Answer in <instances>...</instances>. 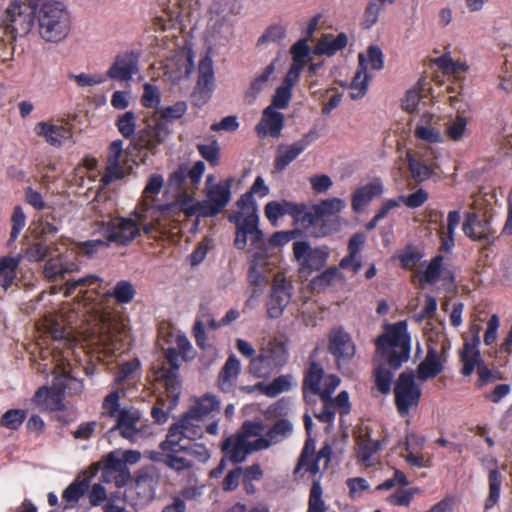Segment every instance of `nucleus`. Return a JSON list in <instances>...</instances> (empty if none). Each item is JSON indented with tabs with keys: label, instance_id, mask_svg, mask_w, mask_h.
<instances>
[{
	"label": "nucleus",
	"instance_id": "29",
	"mask_svg": "<svg viewBox=\"0 0 512 512\" xmlns=\"http://www.w3.org/2000/svg\"><path fill=\"white\" fill-rule=\"evenodd\" d=\"M304 211L305 206L303 204H297L286 200L268 202L264 209L265 216L272 224H276L278 219L285 214L299 217L304 213Z\"/></svg>",
	"mask_w": 512,
	"mask_h": 512
},
{
	"label": "nucleus",
	"instance_id": "26",
	"mask_svg": "<svg viewBox=\"0 0 512 512\" xmlns=\"http://www.w3.org/2000/svg\"><path fill=\"white\" fill-rule=\"evenodd\" d=\"M284 125V115L273 107H266L260 122L256 126V132L260 138L266 136L278 137Z\"/></svg>",
	"mask_w": 512,
	"mask_h": 512
},
{
	"label": "nucleus",
	"instance_id": "1",
	"mask_svg": "<svg viewBox=\"0 0 512 512\" xmlns=\"http://www.w3.org/2000/svg\"><path fill=\"white\" fill-rule=\"evenodd\" d=\"M103 280L98 275L91 274L65 283V294L71 295L79 289V298L72 309L63 307L58 314H48L37 323V328L48 333L55 341H59L53 351L60 349L61 341L69 343L64 324L72 325L76 319L85 318L95 323L85 336L84 341L94 352L112 356L120 349L123 335L126 331L124 319L108 311V302L114 298L118 304L130 303L136 294L131 282L118 281L112 290L101 293Z\"/></svg>",
	"mask_w": 512,
	"mask_h": 512
},
{
	"label": "nucleus",
	"instance_id": "39",
	"mask_svg": "<svg viewBox=\"0 0 512 512\" xmlns=\"http://www.w3.org/2000/svg\"><path fill=\"white\" fill-rule=\"evenodd\" d=\"M467 126L468 119L462 114H457L445 122L443 136L453 142H461L469 135Z\"/></svg>",
	"mask_w": 512,
	"mask_h": 512
},
{
	"label": "nucleus",
	"instance_id": "62",
	"mask_svg": "<svg viewBox=\"0 0 512 512\" xmlns=\"http://www.w3.org/2000/svg\"><path fill=\"white\" fill-rule=\"evenodd\" d=\"M436 65L447 74L458 75L467 70V65L454 61L449 55H443L436 59Z\"/></svg>",
	"mask_w": 512,
	"mask_h": 512
},
{
	"label": "nucleus",
	"instance_id": "35",
	"mask_svg": "<svg viewBox=\"0 0 512 512\" xmlns=\"http://www.w3.org/2000/svg\"><path fill=\"white\" fill-rule=\"evenodd\" d=\"M384 192V187L381 181H372L358 189H356L352 196V208L355 212L361 211L368 203L376 196Z\"/></svg>",
	"mask_w": 512,
	"mask_h": 512
},
{
	"label": "nucleus",
	"instance_id": "24",
	"mask_svg": "<svg viewBox=\"0 0 512 512\" xmlns=\"http://www.w3.org/2000/svg\"><path fill=\"white\" fill-rule=\"evenodd\" d=\"M138 72V62L131 53L116 56L107 71V76L120 82H129Z\"/></svg>",
	"mask_w": 512,
	"mask_h": 512
},
{
	"label": "nucleus",
	"instance_id": "61",
	"mask_svg": "<svg viewBox=\"0 0 512 512\" xmlns=\"http://www.w3.org/2000/svg\"><path fill=\"white\" fill-rule=\"evenodd\" d=\"M68 78L73 80L80 88L93 87L106 81L105 75H93L88 73L69 74Z\"/></svg>",
	"mask_w": 512,
	"mask_h": 512
},
{
	"label": "nucleus",
	"instance_id": "17",
	"mask_svg": "<svg viewBox=\"0 0 512 512\" xmlns=\"http://www.w3.org/2000/svg\"><path fill=\"white\" fill-rule=\"evenodd\" d=\"M381 443L373 439L368 427H360L356 432V456L359 463L366 467L373 466L378 461V451Z\"/></svg>",
	"mask_w": 512,
	"mask_h": 512
},
{
	"label": "nucleus",
	"instance_id": "18",
	"mask_svg": "<svg viewBox=\"0 0 512 512\" xmlns=\"http://www.w3.org/2000/svg\"><path fill=\"white\" fill-rule=\"evenodd\" d=\"M35 134L44 139L46 143L54 147H61L72 139L73 133L70 127L65 124L40 121L35 124Z\"/></svg>",
	"mask_w": 512,
	"mask_h": 512
},
{
	"label": "nucleus",
	"instance_id": "50",
	"mask_svg": "<svg viewBox=\"0 0 512 512\" xmlns=\"http://www.w3.org/2000/svg\"><path fill=\"white\" fill-rule=\"evenodd\" d=\"M443 256L437 255L432 258L426 265L425 269L420 273L419 279L421 282L434 284L436 283L442 273L443 269Z\"/></svg>",
	"mask_w": 512,
	"mask_h": 512
},
{
	"label": "nucleus",
	"instance_id": "8",
	"mask_svg": "<svg viewBox=\"0 0 512 512\" xmlns=\"http://www.w3.org/2000/svg\"><path fill=\"white\" fill-rule=\"evenodd\" d=\"M287 360L288 350L284 342L270 339L261 344L258 354L250 361L249 370L256 377L266 378L281 369Z\"/></svg>",
	"mask_w": 512,
	"mask_h": 512
},
{
	"label": "nucleus",
	"instance_id": "33",
	"mask_svg": "<svg viewBox=\"0 0 512 512\" xmlns=\"http://www.w3.org/2000/svg\"><path fill=\"white\" fill-rule=\"evenodd\" d=\"M78 271L77 264L65 260L62 256L51 257L43 267V274L49 281L64 279L66 274Z\"/></svg>",
	"mask_w": 512,
	"mask_h": 512
},
{
	"label": "nucleus",
	"instance_id": "11",
	"mask_svg": "<svg viewBox=\"0 0 512 512\" xmlns=\"http://www.w3.org/2000/svg\"><path fill=\"white\" fill-rule=\"evenodd\" d=\"M293 256L299 274L308 278L313 272L325 266L329 251L326 247H312L307 241H296L293 243Z\"/></svg>",
	"mask_w": 512,
	"mask_h": 512
},
{
	"label": "nucleus",
	"instance_id": "51",
	"mask_svg": "<svg viewBox=\"0 0 512 512\" xmlns=\"http://www.w3.org/2000/svg\"><path fill=\"white\" fill-rule=\"evenodd\" d=\"M327 505L323 499V489L319 479H315L312 483L307 512H326Z\"/></svg>",
	"mask_w": 512,
	"mask_h": 512
},
{
	"label": "nucleus",
	"instance_id": "6",
	"mask_svg": "<svg viewBox=\"0 0 512 512\" xmlns=\"http://www.w3.org/2000/svg\"><path fill=\"white\" fill-rule=\"evenodd\" d=\"M220 411V401L212 394L196 398L187 413L173 426L185 431L187 440L202 438L204 429L202 421L208 417L214 418Z\"/></svg>",
	"mask_w": 512,
	"mask_h": 512
},
{
	"label": "nucleus",
	"instance_id": "59",
	"mask_svg": "<svg viewBox=\"0 0 512 512\" xmlns=\"http://www.w3.org/2000/svg\"><path fill=\"white\" fill-rule=\"evenodd\" d=\"M339 277V271L335 267L327 268L311 281L313 290H323L333 284Z\"/></svg>",
	"mask_w": 512,
	"mask_h": 512
},
{
	"label": "nucleus",
	"instance_id": "28",
	"mask_svg": "<svg viewBox=\"0 0 512 512\" xmlns=\"http://www.w3.org/2000/svg\"><path fill=\"white\" fill-rule=\"evenodd\" d=\"M238 434L250 446V450L256 452L269 448V443L266 441L267 435L264 433V426L260 421L245 422Z\"/></svg>",
	"mask_w": 512,
	"mask_h": 512
},
{
	"label": "nucleus",
	"instance_id": "4",
	"mask_svg": "<svg viewBox=\"0 0 512 512\" xmlns=\"http://www.w3.org/2000/svg\"><path fill=\"white\" fill-rule=\"evenodd\" d=\"M38 33L45 42L59 43L71 30V18L66 7L57 1L43 3L36 12Z\"/></svg>",
	"mask_w": 512,
	"mask_h": 512
},
{
	"label": "nucleus",
	"instance_id": "58",
	"mask_svg": "<svg viewBox=\"0 0 512 512\" xmlns=\"http://www.w3.org/2000/svg\"><path fill=\"white\" fill-rule=\"evenodd\" d=\"M116 125L123 137L131 138L135 134L136 129L135 114L131 111L122 114L118 117Z\"/></svg>",
	"mask_w": 512,
	"mask_h": 512
},
{
	"label": "nucleus",
	"instance_id": "15",
	"mask_svg": "<svg viewBox=\"0 0 512 512\" xmlns=\"http://www.w3.org/2000/svg\"><path fill=\"white\" fill-rule=\"evenodd\" d=\"M339 384L340 379L337 376H324L322 368L316 363H311L304 380L305 390L321 398L330 396Z\"/></svg>",
	"mask_w": 512,
	"mask_h": 512
},
{
	"label": "nucleus",
	"instance_id": "37",
	"mask_svg": "<svg viewBox=\"0 0 512 512\" xmlns=\"http://www.w3.org/2000/svg\"><path fill=\"white\" fill-rule=\"evenodd\" d=\"M371 76L367 72L364 56L358 57V68L350 85V97L354 100L364 97L368 90Z\"/></svg>",
	"mask_w": 512,
	"mask_h": 512
},
{
	"label": "nucleus",
	"instance_id": "31",
	"mask_svg": "<svg viewBox=\"0 0 512 512\" xmlns=\"http://www.w3.org/2000/svg\"><path fill=\"white\" fill-rule=\"evenodd\" d=\"M321 470H323V468L320 467V460L315 457V442L308 439L301 452L294 474L303 475L305 473H310L311 475L316 476L321 472Z\"/></svg>",
	"mask_w": 512,
	"mask_h": 512
},
{
	"label": "nucleus",
	"instance_id": "40",
	"mask_svg": "<svg viewBox=\"0 0 512 512\" xmlns=\"http://www.w3.org/2000/svg\"><path fill=\"white\" fill-rule=\"evenodd\" d=\"M305 150V143L294 142L289 145L278 147L274 160L276 171H283L291 162H293Z\"/></svg>",
	"mask_w": 512,
	"mask_h": 512
},
{
	"label": "nucleus",
	"instance_id": "60",
	"mask_svg": "<svg viewBox=\"0 0 512 512\" xmlns=\"http://www.w3.org/2000/svg\"><path fill=\"white\" fill-rule=\"evenodd\" d=\"M395 258L400 262V265L405 269H412L422 258L421 253L414 247H406L404 250L399 251Z\"/></svg>",
	"mask_w": 512,
	"mask_h": 512
},
{
	"label": "nucleus",
	"instance_id": "64",
	"mask_svg": "<svg viewBox=\"0 0 512 512\" xmlns=\"http://www.w3.org/2000/svg\"><path fill=\"white\" fill-rule=\"evenodd\" d=\"M49 253L50 249L48 245L43 242H36L27 248L24 256L30 262H40L44 260Z\"/></svg>",
	"mask_w": 512,
	"mask_h": 512
},
{
	"label": "nucleus",
	"instance_id": "20",
	"mask_svg": "<svg viewBox=\"0 0 512 512\" xmlns=\"http://www.w3.org/2000/svg\"><path fill=\"white\" fill-rule=\"evenodd\" d=\"M346 207V202L340 198H329L314 205L307 217L310 224L327 223L338 220L340 212Z\"/></svg>",
	"mask_w": 512,
	"mask_h": 512
},
{
	"label": "nucleus",
	"instance_id": "3",
	"mask_svg": "<svg viewBox=\"0 0 512 512\" xmlns=\"http://www.w3.org/2000/svg\"><path fill=\"white\" fill-rule=\"evenodd\" d=\"M184 439H187L185 431L172 425L166 439L161 443L164 463L177 472L190 470L196 464L205 463L210 459V453L205 445L200 443L186 445L182 443Z\"/></svg>",
	"mask_w": 512,
	"mask_h": 512
},
{
	"label": "nucleus",
	"instance_id": "10",
	"mask_svg": "<svg viewBox=\"0 0 512 512\" xmlns=\"http://www.w3.org/2000/svg\"><path fill=\"white\" fill-rule=\"evenodd\" d=\"M164 186V177L161 174H151L142 192L141 199L136 207V214L142 221L149 218L161 223L163 204L159 203L158 196Z\"/></svg>",
	"mask_w": 512,
	"mask_h": 512
},
{
	"label": "nucleus",
	"instance_id": "27",
	"mask_svg": "<svg viewBox=\"0 0 512 512\" xmlns=\"http://www.w3.org/2000/svg\"><path fill=\"white\" fill-rule=\"evenodd\" d=\"M291 293L287 283L278 278L275 279L271 297L267 303V313L270 318H278L290 301Z\"/></svg>",
	"mask_w": 512,
	"mask_h": 512
},
{
	"label": "nucleus",
	"instance_id": "42",
	"mask_svg": "<svg viewBox=\"0 0 512 512\" xmlns=\"http://www.w3.org/2000/svg\"><path fill=\"white\" fill-rule=\"evenodd\" d=\"M442 371V363L433 349H429L425 359L419 364L417 368V376L421 381H426L435 377Z\"/></svg>",
	"mask_w": 512,
	"mask_h": 512
},
{
	"label": "nucleus",
	"instance_id": "13",
	"mask_svg": "<svg viewBox=\"0 0 512 512\" xmlns=\"http://www.w3.org/2000/svg\"><path fill=\"white\" fill-rule=\"evenodd\" d=\"M214 177L206 179V200L200 201L201 217H212L222 211L231 198V180L213 183Z\"/></svg>",
	"mask_w": 512,
	"mask_h": 512
},
{
	"label": "nucleus",
	"instance_id": "43",
	"mask_svg": "<svg viewBox=\"0 0 512 512\" xmlns=\"http://www.w3.org/2000/svg\"><path fill=\"white\" fill-rule=\"evenodd\" d=\"M463 231L474 240L487 239L491 233L488 222L479 220L475 213L467 214Z\"/></svg>",
	"mask_w": 512,
	"mask_h": 512
},
{
	"label": "nucleus",
	"instance_id": "23",
	"mask_svg": "<svg viewBox=\"0 0 512 512\" xmlns=\"http://www.w3.org/2000/svg\"><path fill=\"white\" fill-rule=\"evenodd\" d=\"M328 348L332 355L343 360L351 359L356 352V346L351 335L341 327L331 330Z\"/></svg>",
	"mask_w": 512,
	"mask_h": 512
},
{
	"label": "nucleus",
	"instance_id": "32",
	"mask_svg": "<svg viewBox=\"0 0 512 512\" xmlns=\"http://www.w3.org/2000/svg\"><path fill=\"white\" fill-rule=\"evenodd\" d=\"M347 43L348 37L345 33H339L337 35L324 34L318 39L313 49V54L316 56L325 55L330 57L345 48Z\"/></svg>",
	"mask_w": 512,
	"mask_h": 512
},
{
	"label": "nucleus",
	"instance_id": "19",
	"mask_svg": "<svg viewBox=\"0 0 512 512\" xmlns=\"http://www.w3.org/2000/svg\"><path fill=\"white\" fill-rule=\"evenodd\" d=\"M170 131L164 122H159L154 126L148 125L140 130L135 140V146L140 150L154 153L156 148L167 138Z\"/></svg>",
	"mask_w": 512,
	"mask_h": 512
},
{
	"label": "nucleus",
	"instance_id": "46",
	"mask_svg": "<svg viewBox=\"0 0 512 512\" xmlns=\"http://www.w3.org/2000/svg\"><path fill=\"white\" fill-rule=\"evenodd\" d=\"M274 71L275 61L267 65L265 69L254 79L245 94V97L249 102H253L257 95L266 87L268 81L274 74Z\"/></svg>",
	"mask_w": 512,
	"mask_h": 512
},
{
	"label": "nucleus",
	"instance_id": "47",
	"mask_svg": "<svg viewBox=\"0 0 512 512\" xmlns=\"http://www.w3.org/2000/svg\"><path fill=\"white\" fill-rule=\"evenodd\" d=\"M89 487L86 479L73 481L63 492L62 498L66 503L65 507H73Z\"/></svg>",
	"mask_w": 512,
	"mask_h": 512
},
{
	"label": "nucleus",
	"instance_id": "49",
	"mask_svg": "<svg viewBox=\"0 0 512 512\" xmlns=\"http://www.w3.org/2000/svg\"><path fill=\"white\" fill-rule=\"evenodd\" d=\"M293 430L292 424L285 419L277 421L267 432L266 441L269 447L286 439Z\"/></svg>",
	"mask_w": 512,
	"mask_h": 512
},
{
	"label": "nucleus",
	"instance_id": "36",
	"mask_svg": "<svg viewBox=\"0 0 512 512\" xmlns=\"http://www.w3.org/2000/svg\"><path fill=\"white\" fill-rule=\"evenodd\" d=\"M240 367V362L235 356L232 355L227 359L218 377V386L221 391L228 393L233 390Z\"/></svg>",
	"mask_w": 512,
	"mask_h": 512
},
{
	"label": "nucleus",
	"instance_id": "55",
	"mask_svg": "<svg viewBox=\"0 0 512 512\" xmlns=\"http://www.w3.org/2000/svg\"><path fill=\"white\" fill-rule=\"evenodd\" d=\"M421 490L417 487L409 489H398L392 493L388 498V502L395 506H408L413 500L414 496L420 494Z\"/></svg>",
	"mask_w": 512,
	"mask_h": 512
},
{
	"label": "nucleus",
	"instance_id": "38",
	"mask_svg": "<svg viewBox=\"0 0 512 512\" xmlns=\"http://www.w3.org/2000/svg\"><path fill=\"white\" fill-rule=\"evenodd\" d=\"M23 255L0 257V286L9 289L17 277V269L23 259Z\"/></svg>",
	"mask_w": 512,
	"mask_h": 512
},
{
	"label": "nucleus",
	"instance_id": "30",
	"mask_svg": "<svg viewBox=\"0 0 512 512\" xmlns=\"http://www.w3.org/2000/svg\"><path fill=\"white\" fill-rule=\"evenodd\" d=\"M71 353L70 348H67L62 354L55 353L53 356L55 362L51 369L53 373V385L58 390H62L72 378L71 364L69 362Z\"/></svg>",
	"mask_w": 512,
	"mask_h": 512
},
{
	"label": "nucleus",
	"instance_id": "25",
	"mask_svg": "<svg viewBox=\"0 0 512 512\" xmlns=\"http://www.w3.org/2000/svg\"><path fill=\"white\" fill-rule=\"evenodd\" d=\"M140 417L137 410L123 409L116 417V424L112 429H118L124 438L136 442L142 435L139 428Z\"/></svg>",
	"mask_w": 512,
	"mask_h": 512
},
{
	"label": "nucleus",
	"instance_id": "16",
	"mask_svg": "<svg viewBox=\"0 0 512 512\" xmlns=\"http://www.w3.org/2000/svg\"><path fill=\"white\" fill-rule=\"evenodd\" d=\"M162 216L181 221L192 216L201 217L200 201L195 202L192 195L187 192L180 193L174 202L166 204L162 208Z\"/></svg>",
	"mask_w": 512,
	"mask_h": 512
},
{
	"label": "nucleus",
	"instance_id": "54",
	"mask_svg": "<svg viewBox=\"0 0 512 512\" xmlns=\"http://www.w3.org/2000/svg\"><path fill=\"white\" fill-rule=\"evenodd\" d=\"M286 36V27L282 24H273L269 26L263 35L258 40V46H263L267 43L278 44L284 40Z\"/></svg>",
	"mask_w": 512,
	"mask_h": 512
},
{
	"label": "nucleus",
	"instance_id": "2",
	"mask_svg": "<svg viewBox=\"0 0 512 512\" xmlns=\"http://www.w3.org/2000/svg\"><path fill=\"white\" fill-rule=\"evenodd\" d=\"M239 210L231 213L229 221L236 225L234 245L237 249L246 248L248 239L251 244V267L249 281L255 286H261L268 282V277L262 271L266 265L268 256V244L263 232L258 228L259 218L255 213V206L250 195L244 196L238 203Z\"/></svg>",
	"mask_w": 512,
	"mask_h": 512
},
{
	"label": "nucleus",
	"instance_id": "45",
	"mask_svg": "<svg viewBox=\"0 0 512 512\" xmlns=\"http://www.w3.org/2000/svg\"><path fill=\"white\" fill-rule=\"evenodd\" d=\"M503 476L498 469L493 468L488 473V496L485 499V509L493 508L500 499Z\"/></svg>",
	"mask_w": 512,
	"mask_h": 512
},
{
	"label": "nucleus",
	"instance_id": "57",
	"mask_svg": "<svg viewBox=\"0 0 512 512\" xmlns=\"http://www.w3.org/2000/svg\"><path fill=\"white\" fill-rule=\"evenodd\" d=\"M293 64H298L300 66H305L307 63V58L310 53V47L308 45L307 38L299 39L295 44L292 45L290 49Z\"/></svg>",
	"mask_w": 512,
	"mask_h": 512
},
{
	"label": "nucleus",
	"instance_id": "53",
	"mask_svg": "<svg viewBox=\"0 0 512 512\" xmlns=\"http://www.w3.org/2000/svg\"><path fill=\"white\" fill-rule=\"evenodd\" d=\"M359 56H364L365 66L367 69L379 71L384 66V55L380 47L376 45H370L365 53H359Z\"/></svg>",
	"mask_w": 512,
	"mask_h": 512
},
{
	"label": "nucleus",
	"instance_id": "21",
	"mask_svg": "<svg viewBox=\"0 0 512 512\" xmlns=\"http://www.w3.org/2000/svg\"><path fill=\"white\" fill-rule=\"evenodd\" d=\"M126 155L123 151V141L115 140L110 144L107 158L106 173L102 182L108 184L113 180L120 179L125 175Z\"/></svg>",
	"mask_w": 512,
	"mask_h": 512
},
{
	"label": "nucleus",
	"instance_id": "56",
	"mask_svg": "<svg viewBox=\"0 0 512 512\" xmlns=\"http://www.w3.org/2000/svg\"><path fill=\"white\" fill-rule=\"evenodd\" d=\"M408 164L410 172L417 182L425 181L432 175V169L428 164L422 163L410 154H408Z\"/></svg>",
	"mask_w": 512,
	"mask_h": 512
},
{
	"label": "nucleus",
	"instance_id": "9",
	"mask_svg": "<svg viewBox=\"0 0 512 512\" xmlns=\"http://www.w3.org/2000/svg\"><path fill=\"white\" fill-rule=\"evenodd\" d=\"M182 354H180L176 348H169L166 352V361L170 365V368L166 367L165 362H160L154 366V377L159 383L160 387H163L168 398V404H164L167 411L172 410L178 401L181 384L178 379V368L180 366Z\"/></svg>",
	"mask_w": 512,
	"mask_h": 512
},
{
	"label": "nucleus",
	"instance_id": "41",
	"mask_svg": "<svg viewBox=\"0 0 512 512\" xmlns=\"http://www.w3.org/2000/svg\"><path fill=\"white\" fill-rule=\"evenodd\" d=\"M480 337L477 336L476 343H465L461 352V360L463 362L462 374L469 376L480 365L481 357L478 350Z\"/></svg>",
	"mask_w": 512,
	"mask_h": 512
},
{
	"label": "nucleus",
	"instance_id": "14",
	"mask_svg": "<svg viewBox=\"0 0 512 512\" xmlns=\"http://www.w3.org/2000/svg\"><path fill=\"white\" fill-rule=\"evenodd\" d=\"M194 54L190 47L184 46L166 59L164 64L165 77L173 82L187 78L193 71Z\"/></svg>",
	"mask_w": 512,
	"mask_h": 512
},
{
	"label": "nucleus",
	"instance_id": "5",
	"mask_svg": "<svg viewBox=\"0 0 512 512\" xmlns=\"http://www.w3.org/2000/svg\"><path fill=\"white\" fill-rule=\"evenodd\" d=\"M377 352L394 369L407 362L411 352V338L404 321L387 327L377 341Z\"/></svg>",
	"mask_w": 512,
	"mask_h": 512
},
{
	"label": "nucleus",
	"instance_id": "12",
	"mask_svg": "<svg viewBox=\"0 0 512 512\" xmlns=\"http://www.w3.org/2000/svg\"><path fill=\"white\" fill-rule=\"evenodd\" d=\"M422 391L415 383L412 371L402 372L394 386L395 405L400 416L409 414L411 409L418 406Z\"/></svg>",
	"mask_w": 512,
	"mask_h": 512
},
{
	"label": "nucleus",
	"instance_id": "48",
	"mask_svg": "<svg viewBox=\"0 0 512 512\" xmlns=\"http://www.w3.org/2000/svg\"><path fill=\"white\" fill-rule=\"evenodd\" d=\"M293 386V377L290 375H281L270 383H264L263 395L276 397L281 393L289 391Z\"/></svg>",
	"mask_w": 512,
	"mask_h": 512
},
{
	"label": "nucleus",
	"instance_id": "44",
	"mask_svg": "<svg viewBox=\"0 0 512 512\" xmlns=\"http://www.w3.org/2000/svg\"><path fill=\"white\" fill-rule=\"evenodd\" d=\"M214 82L213 62L210 57L206 56L199 63L198 89L209 96L214 88Z\"/></svg>",
	"mask_w": 512,
	"mask_h": 512
},
{
	"label": "nucleus",
	"instance_id": "22",
	"mask_svg": "<svg viewBox=\"0 0 512 512\" xmlns=\"http://www.w3.org/2000/svg\"><path fill=\"white\" fill-rule=\"evenodd\" d=\"M414 136L427 144H438L443 142L439 120L429 112L421 115L414 127Z\"/></svg>",
	"mask_w": 512,
	"mask_h": 512
},
{
	"label": "nucleus",
	"instance_id": "52",
	"mask_svg": "<svg viewBox=\"0 0 512 512\" xmlns=\"http://www.w3.org/2000/svg\"><path fill=\"white\" fill-rule=\"evenodd\" d=\"M212 314L205 308H201L197 314L196 321L193 327L194 337L196 339L197 344L204 348L207 337L205 334V328L209 323Z\"/></svg>",
	"mask_w": 512,
	"mask_h": 512
},
{
	"label": "nucleus",
	"instance_id": "7",
	"mask_svg": "<svg viewBox=\"0 0 512 512\" xmlns=\"http://www.w3.org/2000/svg\"><path fill=\"white\" fill-rule=\"evenodd\" d=\"M163 229L162 224L157 223L152 218L142 221L140 216L136 214L135 209L128 218H115L110 220L106 226L105 233L109 241L127 244L136 239L141 234V231L151 235Z\"/></svg>",
	"mask_w": 512,
	"mask_h": 512
},
{
	"label": "nucleus",
	"instance_id": "63",
	"mask_svg": "<svg viewBox=\"0 0 512 512\" xmlns=\"http://www.w3.org/2000/svg\"><path fill=\"white\" fill-rule=\"evenodd\" d=\"M120 395L118 391L109 393L103 401L102 416L118 417L121 410H119Z\"/></svg>",
	"mask_w": 512,
	"mask_h": 512
},
{
	"label": "nucleus",
	"instance_id": "34",
	"mask_svg": "<svg viewBox=\"0 0 512 512\" xmlns=\"http://www.w3.org/2000/svg\"><path fill=\"white\" fill-rule=\"evenodd\" d=\"M222 451L233 463H241L250 453L255 452L250 450V446L247 445L238 433L223 441Z\"/></svg>",
	"mask_w": 512,
	"mask_h": 512
}]
</instances>
